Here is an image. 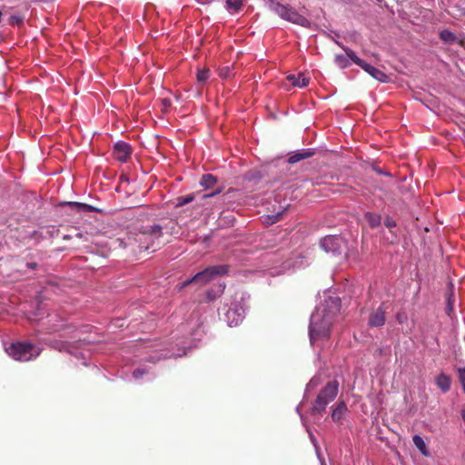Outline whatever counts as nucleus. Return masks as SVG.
<instances>
[{"label": "nucleus", "mask_w": 465, "mask_h": 465, "mask_svg": "<svg viewBox=\"0 0 465 465\" xmlns=\"http://www.w3.org/2000/svg\"><path fill=\"white\" fill-rule=\"evenodd\" d=\"M227 71H229V68H226V71H224V74H225L224 75H225V76H228V75H229V74H227Z\"/></svg>", "instance_id": "obj_45"}, {"label": "nucleus", "mask_w": 465, "mask_h": 465, "mask_svg": "<svg viewBox=\"0 0 465 465\" xmlns=\"http://www.w3.org/2000/svg\"><path fill=\"white\" fill-rule=\"evenodd\" d=\"M41 349L31 342H15L6 348L7 354L18 361H29L37 358Z\"/></svg>", "instance_id": "obj_4"}, {"label": "nucleus", "mask_w": 465, "mask_h": 465, "mask_svg": "<svg viewBox=\"0 0 465 465\" xmlns=\"http://www.w3.org/2000/svg\"><path fill=\"white\" fill-rule=\"evenodd\" d=\"M315 149L313 148H307V149H302L297 152H295L292 155H291L288 159V162L290 163H296L302 160L308 159L314 155Z\"/></svg>", "instance_id": "obj_11"}, {"label": "nucleus", "mask_w": 465, "mask_h": 465, "mask_svg": "<svg viewBox=\"0 0 465 465\" xmlns=\"http://www.w3.org/2000/svg\"><path fill=\"white\" fill-rule=\"evenodd\" d=\"M246 316V306L243 303V297L241 296V302L232 303L225 312L226 322L229 326L239 325Z\"/></svg>", "instance_id": "obj_8"}, {"label": "nucleus", "mask_w": 465, "mask_h": 465, "mask_svg": "<svg viewBox=\"0 0 465 465\" xmlns=\"http://www.w3.org/2000/svg\"><path fill=\"white\" fill-rule=\"evenodd\" d=\"M282 214V212H278L275 214L269 215L268 216V220L269 221L267 223H277L281 219Z\"/></svg>", "instance_id": "obj_30"}, {"label": "nucleus", "mask_w": 465, "mask_h": 465, "mask_svg": "<svg viewBox=\"0 0 465 465\" xmlns=\"http://www.w3.org/2000/svg\"><path fill=\"white\" fill-rule=\"evenodd\" d=\"M339 383L336 381H330L318 394L315 402L312 405V412L313 414L322 413L326 406L331 402L338 394Z\"/></svg>", "instance_id": "obj_5"}, {"label": "nucleus", "mask_w": 465, "mask_h": 465, "mask_svg": "<svg viewBox=\"0 0 465 465\" xmlns=\"http://www.w3.org/2000/svg\"><path fill=\"white\" fill-rule=\"evenodd\" d=\"M241 0H226L225 8L230 14H236L242 7Z\"/></svg>", "instance_id": "obj_22"}, {"label": "nucleus", "mask_w": 465, "mask_h": 465, "mask_svg": "<svg viewBox=\"0 0 465 465\" xmlns=\"http://www.w3.org/2000/svg\"><path fill=\"white\" fill-rule=\"evenodd\" d=\"M65 205L71 207L74 211L77 213H92L95 212L96 208L87 204V203H82L77 202H67L64 203Z\"/></svg>", "instance_id": "obj_16"}, {"label": "nucleus", "mask_w": 465, "mask_h": 465, "mask_svg": "<svg viewBox=\"0 0 465 465\" xmlns=\"http://www.w3.org/2000/svg\"><path fill=\"white\" fill-rule=\"evenodd\" d=\"M203 283V272H199L198 273H196L193 277L188 279V280H185L184 282H183L181 284L178 285V289L179 290H182L191 284H195V285H199V286H202Z\"/></svg>", "instance_id": "obj_18"}, {"label": "nucleus", "mask_w": 465, "mask_h": 465, "mask_svg": "<svg viewBox=\"0 0 465 465\" xmlns=\"http://www.w3.org/2000/svg\"><path fill=\"white\" fill-rule=\"evenodd\" d=\"M216 183L215 176L212 174H205V199L209 197H213L215 194L220 193V190L213 191V192H207L209 186Z\"/></svg>", "instance_id": "obj_21"}, {"label": "nucleus", "mask_w": 465, "mask_h": 465, "mask_svg": "<svg viewBox=\"0 0 465 465\" xmlns=\"http://www.w3.org/2000/svg\"><path fill=\"white\" fill-rule=\"evenodd\" d=\"M440 38L445 43V44H452L456 41V35L450 30H442L440 33Z\"/></svg>", "instance_id": "obj_24"}, {"label": "nucleus", "mask_w": 465, "mask_h": 465, "mask_svg": "<svg viewBox=\"0 0 465 465\" xmlns=\"http://www.w3.org/2000/svg\"><path fill=\"white\" fill-rule=\"evenodd\" d=\"M143 374H144V371L143 370H141V369H136L133 372V376L135 379L141 378Z\"/></svg>", "instance_id": "obj_34"}, {"label": "nucleus", "mask_w": 465, "mask_h": 465, "mask_svg": "<svg viewBox=\"0 0 465 465\" xmlns=\"http://www.w3.org/2000/svg\"><path fill=\"white\" fill-rule=\"evenodd\" d=\"M301 266H302V262L297 261L294 263H292L290 261H286L281 266V270L272 269L270 273L272 275H280L282 273H284V272L290 271L292 267H301Z\"/></svg>", "instance_id": "obj_19"}, {"label": "nucleus", "mask_w": 465, "mask_h": 465, "mask_svg": "<svg viewBox=\"0 0 465 465\" xmlns=\"http://www.w3.org/2000/svg\"><path fill=\"white\" fill-rule=\"evenodd\" d=\"M162 227L157 224L143 226L137 234L136 241L139 242V248L144 251L154 252L163 242Z\"/></svg>", "instance_id": "obj_3"}, {"label": "nucleus", "mask_w": 465, "mask_h": 465, "mask_svg": "<svg viewBox=\"0 0 465 465\" xmlns=\"http://www.w3.org/2000/svg\"><path fill=\"white\" fill-rule=\"evenodd\" d=\"M366 217H367L369 224L372 228L379 226L381 223V215L368 213Z\"/></svg>", "instance_id": "obj_25"}, {"label": "nucleus", "mask_w": 465, "mask_h": 465, "mask_svg": "<svg viewBox=\"0 0 465 465\" xmlns=\"http://www.w3.org/2000/svg\"><path fill=\"white\" fill-rule=\"evenodd\" d=\"M203 213V207L202 204H197L196 206V214L197 215H202V213Z\"/></svg>", "instance_id": "obj_37"}, {"label": "nucleus", "mask_w": 465, "mask_h": 465, "mask_svg": "<svg viewBox=\"0 0 465 465\" xmlns=\"http://www.w3.org/2000/svg\"><path fill=\"white\" fill-rule=\"evenodd\" d=\"M412 440H413L415 447L421 452L422 455H424L426 457H428L430 455L427 446L425 444V441L420 435H418V434L414 435L412 438Z\"/></svg>", "instance_id": "obj_20"}, {"label": "nucleus", "mask_w": 465, "mask_h": 465, "mask_svg": "<svg viewBox=\"0 0 465 465\" xmlns=\"http://www.w3.org/2000/svg\"><path fill=\"white\" fill-rule=\"evenodd\" d=\"M161 104H162V112L163 113H167L170 109V107L172 106V101L170 98H163L161 100Z\"/></svg>", "instance_id": "obj_28"}, {"label": "nucleus", "mask_w": 465, "mask_h": 465, "mask_svg": "<svg viewBox=\"0 0 465 465\" xmlns=\"http://www.w3.org/2000/svg\"><path fill=\"white\" fill-rule=\"evenodd\" d=\"M385 323V313L381 308H378L370 315L369 325L371 327H381Z\"/></svg>", "instance_id": "obj_12"}, {"label": "nucleus", "mask_w": 465, "mask_h": 465, "mask_svg": "<svg viewBox=\"0 0 465 465\" xmlns=\"http://www.w3.org/2000/svg\"><path fill=\"white\" fill-rule=\"evenodd\" d=\"M374 170L379 173L380 174H383V175H390L389 173H385V172H382L381 170L378 169V168H374Z\"/></svg>", "instance_id": "obj_41"}, {"label": "nucleus", "mask_w": 465, "mask_h": 465, "mask_svg": "<svg viewBox=\"0 0 465 465\" xmlns=\"http://www.w3.org/2000/svg\"><path fill=\"white\" fill-rule=\"evenodd\" d=\"M197 80L200 83L203 81V69H199L198 70V72H197Z\"/></svg>", "instance_id": "obj_36"}, {"label": "nucleus", "mask_w": 465, "mask_h": 465, "mask_svg": "<svg viewBox=\"0 0 465 465\" xmlns=\"http://www.w3.org/2000/svg\"><path fill=\"white\" fill-rule=\"evenodd\" d=\"M57 330H58V328H56L55 326H52V327L46 328L45 331L46 332H53V331H55Z\"/></svg>", "instance_id": "obj_38"}, {"label": "nucleus", "mask_w": 465, "mask_h": 465, "mask_svg": "<svg viewBox=\"0 0 465 465\" xmlns=\"http://www.w3.org/2000/svg\"><path fill=\"white\" fill-rule=\"evenodd\" d=\"M197 198L200 199V201H202L203 199V194H202L201 193H190L187 195L180 196V197L176 198L175 206L180 207V206L186 205L190 203L194 202Z\"/></svg>", "instance_id": "obj_14"}, {"label": "nucleus", "mask_w": 465, "mask_h": 465, "mask_svg": "<svg viewBox=\"0 0 465 465\" xmlns=\"http://www.w3.org/2000/svg\"><path fill=\"white\" fill-rule=\"evenodd\" d=\"M227 71H229V68H226V71H224V74H225L224 75H225V76H228V75H229V74H227Z\"/></svg>", "instance_id": "obj_44"}, {"label": "nucleus", "mask_w": 465, "mask_h": 465, "mask_svg": "<svg viewBox=\"0 0 465 465\" xmlns=\"http://www.w3.org/2000/svg\"><path fill=\"white\" fill-rule=\"evenodd\" d=\"M340 309L341 299L325 293L323 302L315 307L310 318L309 337L312 346L322 345L330 339L331 328Z\"/></svg>", "instance_id": "obj_1"}, {"label": "nucleus", "mask_w": 465, "mask_h": 465, "mask_svg": "<svg viewBox=\"0 0 465 465\" xmlns=\"http://www.w3.org/2000/svg\"><path fill=\"white\" fill-rule=\"evenodd\" d=\"M272 10L282 19L289 21L291 23L309 27L311 23L310 21L304 17L303 15H300L294 8L287 5H282L280 3H275L272 5Z\"/></svg>", "instance_id": "obj_6"}, {"label": "nucleus", "mask_w": 465, "mask_h": 465, "mask_svg": "<svg viewBox=\"0 0 465 465\" xmlns=\"http://www.w3.org/2000/svg\"><path fill=\"white\" fill-rule=\"evenodd\" d=\"M435 382L438 388L440 389V391L444 393L449 391L450 389L451 380L450 376L444 373H440V375H438L435 380Z\"/></svg>", "instance_id": "obj_17"}, {"label": "nucleus", "mask_w": 465, "mask_h": 465, "mask_svg": "<svg viewBox=\"0 0 465 465\" xmlns=\"http://www.w3.org/2000/svg\"><path fill=\"white\" fill-rule=\"evenodd\" d=\"M459 381L462 385L463 391L465 393V368H460L458 370Z\"/></svg>", "instance_id": "obj_29"}, {"label": "nucleus", "mask_w": 465, "mask_h": 465, "mask_svg": "<svg viewBox=\"0 0 465 465\" xmlns=\"http://www.w3.org/2000/svg\"><path fill=\"white\" fill-rule=\"evenodd\" d=\"M199 183H200L201 185H203V176H202V178H201Z\"/></svg>", "instance_id": "obj_42"}, {"label": "nucleus", "mask_w": 465, "mask_h": 465, "mask_svg": "<svg viewBox=\"0 0 465 465\" xmlns=\"http://www.w3.org/2000/svg\"><path fill=\"white\" fill-rule=\"evenodd\" d=\"M51 346L55 349H58L59 351H62L64 348V344L57 342V341H54V343H52Z\"/></svg>", "instance_id": "obj_35"}, {"label": "nucleus", "mask_w": 465, "mask_h": 465, "mask_svg": "<svg viewBox=\"0 0 465 465\" xmlns=\"http://www.w3.org/2000/svg\"><path fill=\"white\" fill-rule=\"evenodd\" d=\"M27 266L31 269H35L37 267V263L35 262H29L27 263Z\"/></svg>", "instance_id": "obj_39"}, {"label": "nucleus", "mask_w": 465, "mask_h": 465, "mask_svg": "<svg viewBox=\"0 0 465 465\" xmlns=\"http://www.w3.org/2000/svg\"><path fill=\"white\" fill-rule=\"evenodd\" d=\"M23 22H24V18L18 15H13L9 19V24L12 25H23Z\"/></svg>", "instance_id": "obj_27"}, {"label": "nucleus", "mask_w": 465, "mask_h": 465, "mask_svg": "<svg viewBox=\"0 0 465 465\" xmlns=\"http://www.w3.org/2000/svg\"><path fill=\"white\" fill-rule=\"evenodd\" d=\"M133 153L132 147L124 142L119 141L114 143L113 156L120 163H126Z\"/></svg>", "instance_id": "obj_10"}, {"label": "nucleus", "mask_w": 465, "mask_h": 465, "mask_svg": "<svg viewBox=\"0 0 465 465\" xmlns=\"http://www.w3.org/2000/svg\"><path fill=\"white\" fill-rule=\"evenodd\" d=\"M396 319L399 323L402 324L407 321L408 317L405 312H398L396 315Z\"/></svg>", "instance_id": "obj_31"}, {"label": "nucleus", "mask_w": 465, "mask_h": 465, "mask_svg": "<svg viewBox=\"0 0 465 465\" xmlns=\"http://www.w3.org/2000/svg\"><path fill=\"white\" fill-rule=\"evenodd\" d=\"M341 47L345 51L347 57H349L355 64L361 67L374 79L378 80L381 83H387L389 81V76L385 73L361 59L359 56L356 55V54L351 49L344 46Z\"/></svg>", "instance_id": "obj_7"}, {"label": "nucleus", "mask_w": 465, "mask_h": 465, "mask_svg": "<svg viewBox=\"0 0 465 465\" xmlns=\"http://www.w3.org/2000/svg\"><path fill=\"white\" fill-rule=\"evenodd\" d=\"M306 430H307V432H308V434H309V438H310V440H311V441H312V445L314 446V449H315V451H316L317 457H318V459H319V460H320V462H321V465H326V464L324 463V461H323V460H322V458H321V455H320V447H319V445H318V442H317V440H316L315 436L313 435L312 431L311 430V429H310L308 426H306Z\"/></svg>", "instance_id": "obj_23"}, {"label": "nucleus", "mask_w": 465, "mask_h": 465, "mask_svg": "<svg viewBox=\"0 0 465 465\" xmlns=\"http://www.w3.org/2000/svg\"><path fill=\"white\" fill-rule=\"evenodd\" d=\"M335 62L337 64V65L341 68H344L348 65V60H347V57H345L344 55L342 54H340V55H336L335 57Z\"/></svg>", "instance_id": "obj_26"}, {"label": "nucleus", "mask_w": 465, "mask_h": 465, "mask_svg": "<svg viewBox=\"0 0 465 465\" xmlns=\"http://www.w3.org/2000/svg\"><path fill=\"white\" fill-rule=\"evenodd\" d=\"M320 245L322 249L332 255H340L346 247L345 240L337 235H327L321 240Z\"/></svg>", "instance_id": "obj_9"}, {"label": "nucleus", "mask_w": 465, "mask_h": 465, "mask_svg": "<svg viewBox=\"0 0 465 465\" xmlns=\"http://www.w3.org/2000/svg\"><path fill=\"white\" fill-rule=\"evenodd\" d=\"M227 71H229V68H226V71H224V74H225L224 75H225V76H228V75H229V74H227Z\"/></svg>", "instance_id": "obj_43"}, {"label": "nucleus", "mask_w": 465, "mask_h": 465, "mask_svg": "<svg viewBox=\"0 0 465 465\" xmlns=\"http://www.w3.org/2000/svg\"><path fill=\"white\" fill-rule=\"evenodd\" d=\"M320 382V378H317V377H313L310 382L307 384V388L306 390H309L310 388H312V387H315L319 384Z\"/></svg>", "instance_id": "obj_33"}, {"label": "nucleus", "mask_w": 465, "mask_h": 465, "mask_svg": "<svg viewBox=\"0 0 465 465\" xmlns=\"http://www.w3.org/2000/svg\"><path fill=\"white\" fill-rule=\"evenodd\" d=\"M384 225L387 227V228H394L396 227V222L390 218V217H387L385 220H384Z\"/></svg>", "instance_id": "obj_32"}, {"label": "nucleus", "mask_w": 465, "mask_h": 465, "mask_svg": "<svg viewBox=\"0 0 465 465\" xmlns=\"http://www.w3.org/2000/svg\"><path fill=\"white\" fill-rule=\"evenodd\" d=\"M228 272L225 265H216L205 268V302L214 301L220 297L225 289V282L220 279L213 282L216 275H224Z\"/></svg>", "instance_id": "obj_2"}, {"label": "nucleus", "mask_w": 465, "mask_h": 465, "mask_svg": "<svg viewBox=\"0 0 465 465\" xmlns=\"http://www.w3.org/2000/svg\"><path fill=\"white\" fill-rule=\"evenodd\" d=\"M299 410H300V409H299V406H297V407H296V411L300 414V417H301V420H302V424H303L304 426H306V425H305V422H304L303 416L299 412Z\"/></svg>", "instance_id": "obj_40"}, {"label": "nucleus", "mask_w": 465, "mask_h": 465, "mask_svg": "<svg viewBox=\"0 0 465 465\" xmlns=\"http://www.w3.org/2000/svg\"><path fill=\"white\" fill-rule=\"evenodd\" d=\"M347 411V406L344 401L339 402L331 411V420L333 422H340Z\"/></svg>", "instance_id": "obj_15"}, {"label": "nucleus", "mask_w": 465, "mask_h": 465, "mask_svg": "<svg viewBox=\"0 0 465 465\" xmlns=\"http://www.w3.org/2000/svg\"><path fill=\"white\" fill-rule=\"evenodd\" d=\"M287 79L295 87L303 88L309 84L310 78L307 77L303 73H300L298 75L290 74Z\"/></svg>", "instance_id": "obj_13"}]
</instances>
